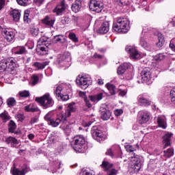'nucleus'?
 Returning <instances> with one entry per match:
<instances>
[{
	"instance_id": "4c0bfd02",
	"label": "nucleus",
	"mask_w": 175,
	"mask_h": 175,
	"mask_svg": "<svg viewBox=\"0 0 175 175\" xmlns=\"http://www.w3.org/2000/svg\"><path fill=\"white\" fill-rule=\"evenodd\" d=\"M16 1L21 6H27L31 3V0H16Z\"/></svg>"
},
{
	"instance_id": "f8f14e48",
	"label": "nucleus",
	"mask_w": 175,
	"mask_h": 175,
	"mask_svg": "<svg viewBox=\"0 0 175 175\" xmlns=\"http://www.w3.org/2000/svg\"><path fill=\"white\" fill-rule=\"evenodd\" d=\"M142 79L144 83H147L151 80V68L146 67L141 72Z\"/></svg>"
},
{
	"instance_id": "20e7f679",
	"label": "nucleus",
	"mask_w": 175,
	"mask_h": 175,
	"mask_svg": "<svg viewBox=\"0 0 175 175\" xmlns=\"http://www.w3.org/2000/svg\"><path fill=\"white\" fill-rule=\"evenodd\" d=\"M36 102L42 106L44 109H48V107H51L54 105V100L53 98L50 96V94H46L43 96L36 98Z\"/></svg>"
},
{
	"instance_id": "412c9836",
	"label": "nucleus",
	"mask_w": 175,
	"mask_h": 175,
	"mask_svg": "<svg viewBox=\"0 0 175 175\" xmlns=\"http://www.w3.org/2000/svg\"><path fill=\"white\" fill-rule=\"evenodd\" d=\"M25 53H27V49L25 46H16L14 48V54L21 55L25 54Z\"/></svg>"
},
{
	"instance_id": "72a5a7b5",
	"label": "nucleus",
	"mask_w": 175,
	"mask_h": 175,
	"mask_svg": "<svg viewBox=\"0 0 175 175\" xmlns=\"http://www.w3.org/2000/svg\"><path fill=\"white\" fill-rule=\"evenodd\" d=\"M130 161V165L140 164V158L137 156L131 157Z\"/></svg>"
},
{
	"instance_id": "cd10ccee",
	"label": "nucleus",
	"mask_w": 175,
	"mask_h": 175,
	"mask_svg": "<svg viewBox=\"0 0 175 175\" xmlns=\"http://www.w3.org/2000/svg\"><path fill=\"white\" fill-rule=\"evenodd\" d=\"M140 45L144 49H146V50H151V44H148L144 38H141Z\"/></svg>"
},
{
	"instance_id": "a878e982",
	"label": "nucleus",
	"mask_w": 175,
	"mask_h": 175,
	"mask_svg": "<svg viewBox=\"0 0 175 175\" xmlns=\"http://www.w3.org/2000/svg\"><path fill=\"white\" fill-rule=\"evenodd\" d=\"M110 117H111V112L109 110L104 111L101 113V119L103 120V121L110 120Z\"/></svg>"
},
{
	"instance_id": "bf43d9fd",
	"label": "nucleus",
	"mask_w": 175,
	"mask_h": 175,
	"mask_svg": "<svg viewBox=\"0 0 175 175\" xmlns=\"http://www.w3.org/2000/svg\"><path fill=\"white\" fill-rule=\"evenodd\" d=\"M45 0H33V2L35 4H36L38 6H40Z\"/></svg>"
},
{
	"instance_id": "4468645a",
	"label": "nucleus",
	"mask_w": 175,
	"mask_h": 175,
	"mask_svg": "<svg viewBox=\"0 0 175 175\" xmlns=\"http://www.w3.org/2000/svg\"><path fill=\"white\" fill-rule=\"evenodd\" d=\"M42 24L44 25H46L47 27H53L54 23H55V19L50 18V16H46L42 21Z\"/></svg>"
},
{
	"instance_id": "6e6d98bb",
	"label": "nucleus",
	"mask_w": 175,
	"mask_h": 175,
	"mask_svg": "<svg viewBox=\"0 0 175 175\" xmlns=\"http://www.w3.org/2000/svg\"><path fill=\"white\" fill-rule=\"evenodd\" d=\"M117 173H118V171L116 169H111L109 170V172H108L107 175H117Z\"/></svg>"
},
{
	"instance_id": "a19ab883",
	"label": "nucleus",
	"mask_w": 175,
	"mask_h": 175,
	"mask_svg": "<svg viewBox=\"0 0 175 175\" xmlns=\"http://www.w3.org/2000/svg\"><path fill=\"white\" fill-rule=\"evenodd\" d=\"M68 38L75 43H77V42H79V39L77 38V37H76V34L75 33H70L68 35Z\"/></svg>"
},
{
	"instance_id": "39448f33",
	"label": "nucleus",
	"mask_w": 175,
	"mask_h": 175,
	"mask_svg": "<svg viewBox=\"0 0 175 175\" xmlns=\"http://www.w3.org/2000/svg\"><path fill=\"white\" fill-rule=\"evenodd\" d=\"M85 144V139L83 135H77L73 138L72 146L77 152H81V150Z\"/></svg>"
},
{
	"instance_id": "9d476101",
	"label": "nucleus",
	"mask_w": 175,
	"mask_h": 175,
	"mask_svg": "<svg viewBox=\"0 0 175 175\" xmlns=\"http://www.w3.org/2000/svg\"><path fill=\"white\" fill-rule=\"evenodd\" d=\"M125 51H126V53L130 54V57L131 58H133V59H137L138 58H140V54L134 46H126L125 48Z\"/></svg>"
},
{
	"instance_id": "8fccbe9b",
	"label": "nucleus",
	"mask_w": 175,
	"mask_h": 175,
	"mask_svg": "<svg viewBox=\"0 0 175 175\" xmlns=\"http://www.w3.org/2000/svg\"><path fill=\"white\" fill-rule=\"evenodd\" d=\"M125 70L122 65H120L118 68V75H124L125 73Z\"/></svg>"
},
{
	"instance_id": "c03bdc74",
	"label": "nucleus",
	"mask_w": 175,
	"mask_h": 175,
	"mask_svg": "<svg viewBox=\"0 0 175 175\" xmlns=\"http://www.w3.org/2000/svg\"><path fill=\"white\" fill-rule=\"evenodd\" d=\"M18 95L21 98H28V96H29V92L24 90L23 92H20Z\"/></svg>"
},
{
	"instance_id": "603ef678",
	"label": "nucleus",
	"mask_w": 175,
	"mask_h": 175,
	"mask_svg": "<svg viewBox=\"0 0 175 175\" xmlns=\"http://www.w3.org/2000/svg\"><path fill=\"white\" fill-rule=\"evenodd\" d=\"M84 101L85 103V106L88 107V109H91V107H92V104H91L90 99H88V98H85Z\"/></svg>"
},
{
	"instance_id": "5fc2aeb1",
	"label": "nucleus",
	"mask_w": 175,
	"mask_h": 175,
	"mask_svg": "<svg viewBox=\"0 0 175 175\" xmlns=\"http://www.w3.org/2000/svg\"><path fill=\"white\" fill-rule=\"evenodd\" d=\"M70 57V53H65L64 54H63L62 55H61V58L62 59H68V58H69Z\"/></svg>"
},
{
	"instance_id": "393cba45",
	"label": "nucleus",
	"mask_w": 175,
	"mask_h": 175,
	"mask_svg": "<svg viewBox=\"0 0 175 175\" xmlns=\"http://www.w3.org/2000/svg\"><path fill=\"white\" fill-rule=\"evenodd\" d=\"M47 65H49L48 62H34L33 64V66H34L35 68H36V69H38L39 70L40 69H44V68H46V66H47Z\"/></svg>"
},
{
	"instance_id": "c756f323",
	"label": "nucleus",
	"mask_w": 175,
	"mask_h": 175,
	"mask_svg": "<svg viewBox=\"0 0 175 175\" xmlns=\"http://www.w3.org/2000/svg\"><path fill=\"white\" fill-rule=\"evenodd\" d=\"M25 111H31L32 113L38 111L39 109L38 107H35L33 104H30L25 107Z\"/></svg>"
},
{
	"instance_id": "774afa93",
	"label": "nucleus",
	"mask_w": 175,
	"mask_h": 175,
	"mask_svg": "<svg viewBox=\"0 0 175 175\" xmlns=\"http://www.w3.org/2000/svg\"><path fill=\"white\" fill-rule=\"evenodd\" d=\"M91 122H85V121H83V122H82V125H83V126H90V125H91Z\"/></svg>"
},
{
	"instance_id": "f03ea898",
	"label": "nucleus",
	"mask_w": 175,
	"mask_h": 175,
	"mask_svg": "<svg viewBox=\"0 0 175 175\" xmlns=\"http://www.w3.org/2000/svg\"><path fill=\"white\" fill-rule=\"evenodd\" d=\"M113 29L115 32L126 33L129 29V21L126 18H119L113 24Z\"/></svg>"
},
{
	"instance_id": "5701e85b",
	"label": "nucleus",
	"mask_w": 175,
	"mask_h": 175,
	"mask_svg": "<svg viewBox=\"0 0 175 175\" xmlns=\"http://www.w3.org/2000/svg\"><path fill=\"white\" fill-rule=\"evenodd\" d=\"M27 172H28L27 168H23L22 170H20L16 168V167H14L12 170L13 175H25Z\"/></svg>"
},
{
	"instance_id": "13d9d810",
	"label": "nucleus",
	"mask_w": 175,
	"mask_h": 175,
	"mask_svg": "<svg viewBox=\"0 0 175 175\" xmlns=\"http://www.w3.org/2000/svg\"><path fill=\"white\" fill-rule=\"evenodd\" d=\"M59 98H61L62 100H64V102H66V100H69V96L68 95H61V96H59Z\"/></svg>"
},
{
	"instance_id": "a18cd8bd",
	"label": "nucleus",
	"mask_w": 175,
	"mask_h": 175,
	"mask_svg": "<svg viewBox=\"0 0 175 175\" xmlns=\"http://www.w3.org/2000/svg\"><path fill=\"white\" fill-rule=\"evenodd\" d=\"M39 81V77L36 75H33L31 79V85H36Z\"/></svg>"
},
{
	"instance_id": "7ed1b4c3",
	"label": "nucleus",
	"mask_w": 175,
	"mask_h": 175,
	"mask_svg": "<svg viewBox=\"0 0 175 175\" xmlns=\"http://www.w3.org/2000/svg\"><path fill=\"white\" fill-rule=\"evenodd\" d=\"M17 68V62L14 58L3 59L0 61V72H5L8 70L11 72Z\"/></svg>"
},
{
	"instance_id": "3c124183",
	"label": "nucleus",
	"mask_w": 175,
	"mask_h": 175,
	"mask_svg": "<svg viewBox=\"0 0 175 175\" xmlns=\"http://www.w3.org/2000/svg\"><path fill=\"white\" fill-rule=\"evenodd\" d=\"M125 148L127 152H133V151H135V148H133L131 145H126Z\"/></svg>"
},
{
	"instance_id": "4be33fe9",
	"label": "nucleus",
	"mask_w": 175,
	"mask_h": 175,
	"mask_svg": "<svg viewBox=\"0 0 175 175\" xmlns=\"http://www.w3.org/2000/svg\"><path fill=\"white\" fill-rule=\"evenodd\" d=\"M5 142L7 144H11L12 147H16L18 144V141L17 139L13 137H9L5 139Z\"/></svg>"
},
{
	"instance_id": "f257e3e1",
	"label": "nucleus",
	"mask_w": 175,
	"mask_h": 175,
	"mask_svg": "<svg viewBox=\"0 0 175 175\" xmlns=\"http://www.w3.org/2000/svg\"><path fill=\"white\" fill-rule=\"evenodd\" d=\"M75 111H76V105H75V103H72L68 104L64 113H60L57 115L56 119H53L46 115L44 116V120L47 121L49 125L53 128H56V126L62 124L60 128L64 131H66V129H69V124H66V118H69L72 116V113H75Z\"/></svg>"
},
{
	"instance_id": "ddd939ff",
	"label": "nucleus",
	"mask_w": 175,
	"mask_h": 175,
	"mask_svg": "<svg viewBox=\"0 0 175 175\" xmlns=\"http://www.w3.org/2000/svg\"><path fill=\"white\" fill-rule=\"evenodd\" d=\"M150 121V112L147 111H143L140 113V124H146V122H148Z\"/></svg>"
},
{
	"instance_id": "c9c22d12",
	"label": "nucleus",
	"mask_w": 175,
	"mask_h": 175,
	"mask_svg": "<svg viewBox=\"0 0 175 175\" xmlns=\"http://www.w3.org/2000/svg\"><path fill=\"white\" fill-rule=\"evenodd\" d=\"M7 105L8 107H13L16 105V99L13 97H10L7 100Z\"/></svg>"
},
{
	"instance_id": "a211bd4d",
	"label": "nucleus",
	"mask_w": 175,
	"mask_h": 175,
	"mask_svg": "<svg viewBox=\"0 0 175 175\" xmlns=\"http://www.w3.org/2000/svg\"><path fill=\"white\" fill-rule=\"evenodd\" d=\"M10 16H12L14 21H20L21 12H20L18 10H13L10 12Z\"/></svg>"
},
{
	"instance_id": "864d4df0",
	"label": "nucleus",
	"mask_w": 175,
	"mask_h": 175,
	"mask_svg": "<svg viewBox=\"0 0 175 175\" xmlns=\"http://www.w3.org/2000/svg\"><path fill=\"white\" fill-rule=\"evenodd\" d=\"M122 113H124V111L121 109H115V111H114V114L117 117H120V116H121V114H122Z\"/></svg>"
},
{
	"instance_id": "423d86ee",
	"label": "nucleus",
	"mask_w": 175,
	"mask_h": 175,
	"mask_svg": "<svg viewBox=\"0 0 175 175\" xmlns=\"http://www.w3.org/2000/svg\"><path fill=\"white\" fill-rule=\"evenodd\" d=\"M76 83L82 90H87L88 86L92 84V79H91V77L89 75H81L76 79Z\"/></svg>"
},
{
	"instance_id": "aec40b11",
	"label": "nucleus",
	"mask_w": 175,
	"mask_h": 175,
	"mask_svg": "<svg viewBox=\"0 0 175 175\" xmlns=\"http://www.w3.org/2000/svg\"><path fill=\"white\" fill-rule=\"evenodd\" d=\"M109 27L110 25L109 22H105L101 25L100 27L99 28L98 32H100V33H107L109 32Z\"/></svg>"
},
{
	"instance_id": "052dcab7",
	"label": "nucleus",
	"mask_w": 175,
	"mask_h": 175,
	"mask_svg": "<svg viewBox=\"0 0 175 175\" xmlns=\"http://www.w3.org/2000/svg\"><path fill=\"white\" fill-rule=\"evenodd\" d=\"M16 118L18 121H23L24 120V116L23 114H18L16 116Z\"/></svg>"
},
{
	"instance_id": "6e6552de",
	"label": "nucleus",
	"mask_w": 175,
	"mask_h": 175,
	"mask_svg": "<svg viewBox=\"0 0 175 175\" xmlns=\"http://www.w3.org/2000/svg\"><path fill=\"white\" fill-rule=\"evenodd\" d=\"M66 8H68V4H66V0H62L58 5L53 9V13H55L57 16L62 15V13L65 10H66Z\"/></svg>"
},
{
	"instance_id": "338daca9",
	"label": "nucleus",
	"mask_w": 175,
	"mask_h": 175,
	"mask_svg": "<svg viewBox=\"0 0 175 175\" xmlns=\"http://www.w3.org/2000/svg\"><path fill=\"white\" fill-rule=\"evenodd\" d=\"M79 95L81 98H83L84 100H85V98H87V96H85V92H79Z\"/></svg>"
},
{
	"instance_id": "2f4dec72",
	"label": "nucleus",
	"mask_w": 175,
	"mask_h": 175,
	"mask_svg": "<svg viewBox=\"0 0 175 175\" xmlns=\"http://www.w3.org/2000/svg\"><path fill=\"white\" fill-rule=\"evenodd\" d=\"M159 36V42L156 44L157 47H162L163 44L165 43V38L162 36L161 33L158 34Z\"/></svg>"
},
{
	"instance_id": "79ce46f5",
	"label": "nucleus",
	"mask_w": 175,
	"mask_h": 175,
	"mask_svg": "<svg viewBox=\"0 0 175 175\" xmlns=\"http://www.w3.org/2000/svg\"><path fill=\"white\" fill-rule=\"evenodd\" d=\"M40 51H41V53H39L40 55H46V54L49 53V49L47 47L40 46Z\"/></svg>"
},
{
	"instance_id": "0eeeda50",
	"label": "nucleus",
	"mask_w": 175,
	"mask_h": 175,
	"mask_svg": "<svg viewBox=\"0 0 175 175\" xmlns=\"http://www.w3.org/2000/svg\"><path fill=\"white\" fill-rule=\"evenodd\" d=\"M89 8L92 10V12L100 13V12L103 10V3L98 0H90Z\"/></svg>"
},
{
	"instance_id": "49530a36",
	"label": "nucleus",
	"mask_w": 175,
	"mask_h": 175,
	"mask_svg": "<svg viewBox=\"0 0 175 175\" xmlns=\"http://www.w3.org/2000/svg\"><path fill=\"white\" fill-rule=\"evenodd\" d=\"M62 38H64V36L61 35L54 36L53 39V43H58V42H61L62 40Z\"/></svg>"
},
{
	"instance_id": "7c9ffc66",
	"label": "nucleus",
	"mask_w": 175,
	"mask_h": 175,
	"mask_svg": "<svg viewBox=\"0 0 175 175\" xmlns=\"http://www.w3.org/2000/svg\"><path fill=\"white\" fill-rule=\"evenodd\" d=\"M163 152L165 158H170V157L174 155V150L172 148H168L167 150H164Z\"/></svg>"
},
{
	"instance_id": "dca6fc26",
	"label": "nucleus",
	"mask_w": 175,
	"mask_h": 175,
	"mask_svg": "<svg viewBox=\"0 0 175 175\" xmlns=\"http://www.w3.org/2000/svg\"><path fill=\"white\" fill-rule=\"evenodd\" d=\"M71 9L74 13H79L81 10V0H75V3L72 5Z\"/></svg>"
},
{
	"instance_id": "c85d7f7f",
	"label": "nucleus",
	"mask_w": 175,
	"mask_h": 175,
	"mask_svg": "<svg viewBox=\"0 0 175 175\" xmlns=\"http://www.w3.org/2000/svg\"><path fill=\"white\" fill-rule=\"evenodd\" d=\"M105 87L109 91L111 95H116V86L111 83H107Z\"/></svg>"
},
{
	"instance_id": "ea45409f",
	"label": "nucleus",
	"mask_w": 175,
	"mask_h": 175,
	"mask_svg": "<svg viewBox=\"0 0 175 175\" xmlns=\"http://www.w3.org/2000/svg\"><path fill=\"white\" fill-rule=\"evenodd\" d=\"M62 90H64L62 86H57L55 90V95L57 96V98H59L61 96V92H62Z\"/></svg>"
},
{
	"instance_id": "1a4fd4ad",
	"label": "nucleus",
	"mask_w": 175,
	"mask_h": 175,
	"mask_svg": "<svg viewBox=\"0 0 175 175\" xmlns=\"http://www.w3.org/2000/svg\"><path fill=\"white\" fill-rule=\"evenodd\" d=\"M2 36L8 40V42H12L13 39H14V36H16V33L14 30H12L10 29H4L1 31Z\"/></svg>"
},
{
	"instance_id": "2eb2a0df",
	"label": "nucleus",
	"mask_w": 175,
	"mask_h": 175,
	"mask_svg": "<svg viewBox=\"0 0 175 175\" xmlns=\"http://www.w3.org/2000/svg\"><path fill=\"white\" fill-rule=\"evenodd\" d=\"M171 136H173V133H167L163 137V144H164L163 148L170 146Z\"/></svg>"
},
{
	"instance_id": "bb28decb",
	"label": "nucleus",
	"mask_w": 175,
	"mask_h": 175,
	"mask_svg": "<svg viewBox=\"0 0 175 175\" xmlns=\"http://www.w3.org/2000/svg\"><path fill=\"white\" fill-rule=\"evenodd\" d=\"M101 167L103 168V170L105 172H107V170H111V167H113V163H110L108 161H103L102 164L100 165Z\"/></svg>"
},
{
	"instance_id": "0e129e2a",
	"label": "nucleus",
	"mask_w": 175,
	"mask_h": 175,
	"mask_svg": "<svg viewBox=\"0 0 175 175\" xmlns=\"http://www.w3.org/2000/svg\"><path fill=\"white\" fill-rule=\"evenodd\" d=\"M5 0H0V10H2L5 7Z\"/></svg>"
},
{
	"instance_id": "de8ad7c7",
	"label": "nucleus",
	"mask_w": 175,
	"mask_h": 175,
	"mask_svg": "<svg viewBox=\"0 0 175 175\" xmlns=\"http://www.w3.org/2000/svg\"><path fill=\"white\" fill-rule=\"evenodd\" d=\"M165 59V55H163V53H159L154 57V59L157 61V62L159 61H162V59Z\"/></svg>"
},
{
	"instance_id": "680f3d73",
	"label": "nucleus",
	"mask_w": 175,
	"mask_h": 175,
	"mask_svg": "<svg viewBox=\"0 0 175 175\" xmlns=\"http://www.w3.org/2000/svg\"><path fill=\"white\" fill-rule=\"evenodd\" d=\"M114 2L116 3H117V5H119V6H121V5H124V0H114Z\"/></svg>"
},
{
	"instance_id": "f704fd0d",
	"label": "nucleus",
	"mask_w": 175,
	"mask_h": 175,
	"mask_svg": "<svg viewBox=\"0 0 175 175\" xmlns=\"http://www.w3.org/2000/svg\"><path fill=\"white\" fill-rule=\"evenodd\" d=\"M16 123H14L13 120H10L8 128L9 132H10L11 133H14V131H16Z\"/></svg>"
},
{
	"instance_id": "58836bf2",
	"label": "nucleus",
	"mask_w": 175,
	"mask_h": 175,
	"mask_svg": "<svg viewBox=\"0 0 175 175\" xmlns=\"http://www.w3.org/2000/svg\"><path fill=\"white\" fill-rule=\"evenodd\" d=\"M23 20L25 23H31V18H29V11H25Z\"/></svg>"
},
{
	"instance_id": "69168bd1",
	"label": "nucleus",
	"mask_w": 175,
	"mask_h": 175,
	"mask_svg": "<svg viewBox=\"0 0 175 175\" xmlns=\"http://www.w3.org/2000/svg\"><path fill=\"white\" fill-rule=\"evenodd\" d=\"M122 66L126 70V69H129V67L131 66V64H129V63H124L123 64H122Z\"/></svg>"
},
{
	"instance_id": "9b49d317",
	"label": "nucleus",
	"mask_w": 175,
	"mask_h": 175,
	"mask_svg": "<svg viewBox=\"0 0 175 175\" xmlns=\"http://www.w3.org/2000/svg\"><path fill=\"white\" fill-rule=\"evenodd\" d=\"M91 133L93 139L97 140V142H100V140H102V137H103L102 131L99 130L96 126H94L92 128Z\"/></svg>"
},
{
	"instance_id": "37998d69",
	"label": "nucleus",
	"mask_w": 175,
	"mask_h": 175,
	"mask_svg": "<svg viewBox=\"0 0 175 175\" xmlns=\"http://www.w3.org/2000/svg\"><path fill=\"white\" fill-rule=\"evenodd\" d=\"M131 169H133L135 173H137L140 170L141 164H131Z\"/></svg>"
},
{
	"instance_id": "473e14b6",
	"label": "nucleus",
	"mask_w": 175,
	"mask_h": 175,
	"mask_svg": "<svg viewBox=\"0 0 175 175\" xmlns=\"http://www.w3.org/2000/svg\"><path fill=\"white\" fill-rule=\"evenodd\" d=\"M0 118L3 120V122H6V121H9V120H10V116H9L8 111H4L0 114Z\"/></svg>"
},
{
	"instance_id": "e433bc0d",
	"label": "nucleus",
	"mask_w": 175,
	"mask_h": 175,
	"mask_svg": "<svg viewBox=\"0 0 175 175\" xmlns=\"http://www.w3.org/2000/svg\"><path fill=\"white\" fill-rule=\"evenodd\" d=\"M30 33L32 36H38V35H39V28L37 27L30 28Z\"/></svg>"
},
{
	"instance_id": "f3484780",
	"label": "nucleus",
	"mask_w": 175,
	"mask_h": 175,
	"mask_svg": "<svg viewBox=\"0 0 175 175\" xmlns=\"http://www.w3.org/2000/svg\"><path fill=\"white\" fill-rule=\"evenodd\" d=\"M157 121L160 128H162L163 129H166V128H167V124H166V119H165V117L158 116Z\"/></svg>"
},
{
	"instance_id": "6ab92c4d",
	"label": "nucleus",
	"mask_w": 175,
	"mask_h": 175,
	"mask_svg": "<svg viewBox=\"0 0 175 175\" xmlns=\"http://www.w3.org/2000/svg\"><path fill=\"white\" fill-rule=\"evenodd\" d=\"M137 99L138 103H139L141 106H150L151 105V101L147 98H145L142 96H139Z\"/></svg>"
},
{
	"instance_id": "4d7b16f0",
	"label": "nucleus",
	"mask_w": 175,
	"mask_h": 175,
	"mask_svg": "<svg viewBox=\"0 0 175 175\" xmlns=\"http://www.w3.org/2000/svg\"><path fill=\"white\" fill-rule=\"evenodd\" d=\"M105 155H109V157H111V158L114 157V154H113V150H111V148H109L107 150V152H105Z\"/></svg>"
},
{
	"instance_id": "b1692460",
	"label": "nucleus",
	"mask_w": 175,
	"mask_h": 175,
	"mask_svg": "<svg viewBox=\"0 0 175 175\" xmlns=\"http://www.w3.org/2000/svg\"><path fill=\"white\" fill-rule=\"evenodd\" d=\"M89 98L92 102H99V100H102L103 98V93H98L94 96H90Z\"/></svg>"
},
{
	"instance_id": "09e8293b",
	"label": "nucleus",
	"mask_w": 175,
	"mask_h": 175,
	"mask_svg": "<svg viewBox=\"0 0 175 175\" xmlns=\"http://www.w3.org/2000/svg\"><path fill=\"white\" fill-rule=\"evenodd\" d=\"M70 21V18H69V17H68V16H64L62 18V20H61V23L64 25H65L66 24H69Z\"/></svg>"
},
{
	"instance_id": "e2e57ef3",
	"label": "nucleus",
	"mask_w": 175,
	"mask_h": 175,
	"mask_svg": "<svg viewBox=\"0 0 175 175\" xmlns=\"http://www.w3.org/2000/svg\"><path fill=\"white\" fill-rule=\"evenodd\" d=\"M119 95H120V96H125V95H126V90H120Z\"/></svg>"
}]
</instances>
